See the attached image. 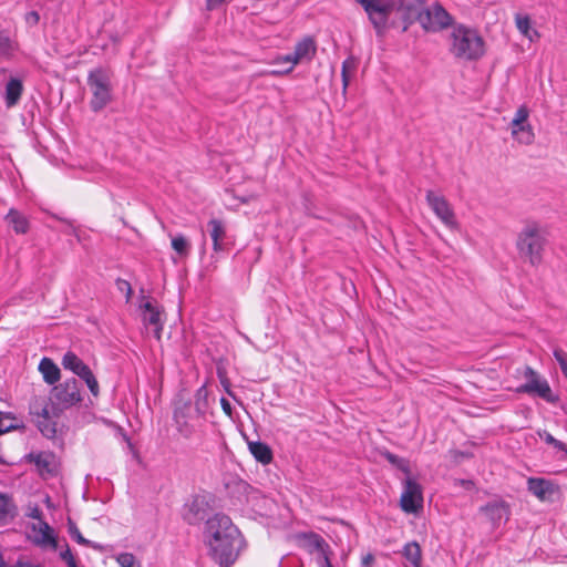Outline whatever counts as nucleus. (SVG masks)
Wrapping results in <instances>:
<instances>
[{"label":"nucleus","instance_id":"f257e3e1","mask_svg":"<svg viewBox=\"0 0 567 567\" xmlns=\"http://www.w3.org/2000/svg\"><path fill=\"white\" fill-rule=\"evenodd\" d=\"M204 543L208 555L219 567H230L244 547L239 529L228 516L221 514H217L206 522Z\"/></svg>","mask_w":567,"mask_h":567},{"label":"nucleus","instance_id":"f03ea898","mask_svg":"<svg viewBox=\"0 0 567 567\" xmlns=\"http://www.w3.org/2000/svg\"><path fill=\"white\" fill-rule=\"evenodd\" d=\"M548 245L547 228L536 220L526 221L519 229L515 247L523 262L537 268L543 264L544 254Z\"/></svg>","mask_w":567,"mask_h":567},{"label":"nucleus","instance_id":"7ed1b4c3","mask_svg":"<svg viewBox=\"0 0 567 567\" xmlns=\"http://www.w3.org/2000/svg\"><path fill=\"white\" fill-rule=\"evenodd\" d=\"M29 413L32 423L45 437L52 439L56 435L62 411L50 398H33Z\"/></svg>","mask_w":567,"mask_h":567},{"label":"nucleus","instance_id":"20e7f679","mask_svg":"<svg viewBox=\"0 0 567 567\" xmlns=\"http://www.w3.org/2000/svg\"><path fill=\"white\" fill-rule=\"evenodd\" d=\"M392 465H395L404 474L402 478L403 491L400 496V508L408 515L417 516L423 509V489L410 471L409 465L392 455Z\"/></svg>","mask_w":567,"mask_h":567},{"label":"nucleus","instance_id":"39448f33","mask_svg":"<svg viewBox=\"0 0 567 567\" xmlns=\"http://www.w3.org/2000/svg\"><path fill=\"white\" fill-rule=\"evenodd\" d=\"M451 52L461 60H476L484 54V41L475 30L457 25L451 33Z\"/></svg>","mask_w":567,"mask_h":567},{"label":"nucleus","instance_id":"423d86ee","mask_svg":"<svg viewBox=\"0 0 567 567\" xmlns=\"http://www.w3.org/2000/svg\"><path fill=\"white\" fill-rule=\"evenodd\" d=\"M92 99L91 109L94 112L103 110L112 100L111 74L107 70L97 68L90 72L87 78Z\"/></svg>","mask_w":567,"mask_h":567},{"label":"nucleus","instance_id":"0eeeda50","mask_svg":"<svg viewBox=\"0 0 567 567\" xmlns=\"http://www.w3.org/2000/svg\"><path fill=\"white\" fill-rule=\"evenodd\" d=\"M138 310L144 327L151 329L154 337L159 340L165 323L163 308L155 299L143 295L140 297Z\"/></svg>","mask_w":567,"mask_h":567},{"label":"nucleus","instance_id":"6e6552de","mask_svg":"<svg viewBox=\"0 0 567 567\" xmlns=\"http://www.w3.org/2000/svg\"><path fill=\"white\" fill-rule=\"evenodd\" d=\"M316 43L312 38H303L296 44L295 51L277 58V63H286V69H277L268 72L270 75H286L290 73L295 66L302 61H310L316 54Z\"/></svg>","mask_w":567,"mask_h":567},{"label":"nucleus","instance_id":"1a4fd4ad","mask_svg":"<svg viewBox=\"0 0 567 567\" xmlns=\"http://www.w3.org/2000/svg\"><path fill=\"white\" fill-rule=\"evenodd\" d=\"M416 22L425 32L436 33L449 28L453 20L450 13L435 2L430 6L424 4Z\"/></svg>","mask_w":567,"mask_h":567},{"label":"nucleus","instance_id":"9d476101","mask_svg":"<svg viewBox=\"0 0 567 567\" xmlns=\"http://www.w3.org/2000/svg\"><path fill=\"white\" fill-rule=\"evenodd\" d=\"M530 111L526 105H520L508 123V130L514 142L520 145H530L535 141V132L529 121Z\"/></svg>","mask_w":567,"mask_h":567},{"label":"nucleus","instance_id":"9b49d317","mask_svg":"<svg viewBox=\"0 0 567 567\" xmlns=\"http://www.w3.org/2000/svg\"><path fill=\"white\" fill-rule=\"evenodd\" d=\"M425 199L431 210L445 227L449 229L457 228L458 224L454 209L443 195L429 189L425 193Z\"/></svg>","mask_w":567,"mask_h":567},{"label":"nucleus","instance_id":"f8f14e48","mask_svg":"<svg viewBox=\"0 0 567 567\" xmlns=\"http://www.w3.org/2000/svg\"><path fill=\"white\" fill-rule=\"evenodd\" d=\"M524 378L526 382L516 389L517 393L538 395L547 402H554L555 398L548 382L542 379L535 370L526 367L524 369Z\"/></svg>","mask_w":567,"mask_h":567},{"label":"nucleus","instance_id":"ddd939ff","mask_svg":"<svg viewBox=\"0 0 567 567\" xmlns=\"http://www.w3.org/2000/svg\"><path fill=\"white\" fill-rule=\"evenodd\" d=\"M424 4L425 0L392 1V11L395 12L396 20L401 21L402 31H406L410 24L416 22Z\"/></svg>","mask_w":567,"mask_h":567},{"label":"nucleus","instance_id":"4468645a","mask_svg":"<svg viewBox=\"0 0 567 567\" xmlns=\"http://www.w3.org/2000/svg\"><path fill=\"white\" fill-rule=\"evenodd\" d=\"M63 412L81 401V394L76 380H68L55 386L50 398Z\"/></svg>","mask_w":567,"mask_h":567},{"label":"nucleus","instance_id":"2eb2a0df","mask_svg":"<svg viewBox=\"0 0 567 567\" xmlns=\"http://www.w3.org/2000/svg\"><path fill=\"white\" fill-rule=\"evenodd\" d=\"M30 539L43 549L56 550L58 538L54 529L44 520L32 523L30 527Z\"/></svg>","mask_w":567,"mask_h":567},{"label":"nucleus","instance_id":"dca6fc26","mask_svg":"<svg viewBox=\"0 0 567 567\" xmlns=\"http://www.w3.org/2000/svg\"><path fill=\"white\" fill-rule=\"evenodd\" d=\"M494 527L502 522H506L509 517V506L502 499H494L480 508Z\"/></svg>","mask_w":567,"mask_h":567},{"label":"nucleus","instance_id":"f3484780","mask_svg":"<svg viewBox=\"0 0 567 567\" xmlns=\"http://www.w3.org/2000/svg\"><path fill=\"white\" fill-rule=\"evenodd\" d=\"M207 502L206 497L202 495H196L189 499L183 511L184 519L189 524H196L200 519H203L206 511Z\"/></svg>","mask_w":567,"mask_h":567},{"label":"nucleus","instance_id":"a211bd4d","mask_svg":"<svg viewBox=\"0 0 567 567\" xmlns=\"http://www.w3.org/2000/svg\"><path fill=\"white\" fill-rule=\"evenodd\" d=\"M298 545L311 555L324 549L329 544L316 533H298L295 535Z\"/></svg>","mask_w":567,"mask_h":567},{"label":"nucleus","instance_id":"6ab92c4d","mask_svg":"<svg viewBox=\"0 0 567 567\" xmlns=\"http://www.w3.org/2000/svg\"><path fill=\"white\" fill-rule=\"evenodd\" d=\"M209 234L213 240V249L219 252L224 249V240L226 238V227L219 219L213 218L208 221Z\"/></svg>","mask_w":567,"mask_h":567},{"label":"nucleus","instance_id":"aec40b11","mask_svg":"<svg viewBox=\"0 0 567 567\" xmlns=\"http://www.w3.org/2000/svg\"><path fill=\"white\" fill-rule=\"evenodd\" d=\"M62 367L65 370L71 371L79 378H81L83 374H87V371L90 370V367L83 362L82 359H80L74 352H66L62 358Z\"/></svg>","mask_w":567,"mask_h":567},{"label":"nucleus","instance_id":"412c9836","mask_svg":"<svg viewBox=\"0 0 567 567\" xmlns=\"http://www.w3.org/2000/svg\"><path fill=\"white\" fill-rule=\"evenodd\" d=\"M515 24L519 33L530 42L539 39L538 31L534 28L533 21L527 14L517 13L515 16Z\"/></svg>","mask_w":567,"mask_h":567},{"label":"nucleus","instance_id":"4be33fe9","mask_svg":"<svg viewBox=\"0 0 567 567\" xmlns=\"http://www.w3.org/2000/svg\"><path fill=\"white\" fill-rule=\"evenodd\" d=\"M527 488L540 501H545L547 495L553 493V484L545 478L529 477Z\"/></svg>","mask_w":567,"mask_h":567},{"label":"nucleus","instance_id":"5701e85b","mask_svg":"<svg viewBox=\"0 0 567 567\" xmlns=\"http://www.w3.org/2000/svg\"><path fill=\"white\" fill-rule=\"evenodd\" d=\"M6 221L12 227L16 234H27L30 227L28 217L13 208L7 214Z\"/></svg>","mask_w":567,"mask_h":567},{"label":"nucleus","instance_id":"b1692460","mask_svg":"<svg viewBox=\"0 0 567 567\" xmlns=\"http://www.w3.org/2000/svg\"><path fill=\"white\" fill-rule=\"evenodd\" d=\"M401 555L405 559V567L410 564L412 567H422V550L416 542H410L403 547Z\"/></svg>","mask_w":567,"mask_h":567},{"label":"nucleus","instance_id":"393cba45","mask_svg":"<svg viewBox=\"0 0 567 567\" xmlns=\"http://www.w3.org/2000/svg\"><path fill=\"white\" fill-rule=\"evenodd\" d=\"M39 371L48 384H54L60 379L59 367L49 358H43L40 361Z\"/></svg>","mask_w":567,"mask_h":567},{"label":"nucleus","instance_id":"a878e982","mask_svg":"<svg viewBox=\"0 0 567 567\" xmlns=\"http://www.w3.org/2000/svg\"><path fill=\"white\" fill-rule=\"evenodd\" d=\"M17 515V507L7 494H0V525L12 520Z\"/></svg>","mask_w":567,"mask_h":567},{"label":"nucleus","instance_id":"bb28decb","mask_svg":"<svg viewBox=\"0 0 567 567\" xmlns=\"http://www.w3.org/2000/svg\"><path fill=\"white\" fill-rule=\"evenodd\" d=\"M29 460L32 461L39 468L42 475L51 474L54 471V458L51 454L48 453H39V454H30Z\"/></svg>","mask_w":567,"mask_h":567},{"label":"nucleus","instance_id":"cd10ccee","mask_svg":"<svg viewBox=\"0 0 567 567\" xmlns=\"http://www.w3.org/2000/svg\"><path fill=\"white\" fill-rule=\"evenodd\" d=\"M248 447L258 462L262 464H269L271 462L272 453L267 444L262 442H249Z\"/></svg>","mask_w":567,"mask_h":567},{"label":"nucleus","instance_id":"c85d7f7f","mask_svg":"<svg viewBox=\"0 0 567 567\" xmlns=\"http://www.w3.org/2000/svg\"><path fill=\"white\" fill-rule=\"evenodd\" d=\"M22 93V83L17 79H11L6 86V103L11 107L19 101Z\"/></svg>","mask_w":567,"mask_h":567},{"label":"nucleus","instance_id":"c756f323","mask_svg":"<svg viewBox=\"0 0 567 567\" xmlns=\"http://www.w3.org/2000/svg\"><path fill=\"white\" fill-rule=\"evenodd\" d=\"M0 427L3 434L14 430H24L25 426L24 423L13 414L0 412Z\"/></svg>","mask_w":567,"mask_h":567},{"label":"nucleus","instance_id":"7c9ffc66","mask_svg":"<svg viewBox=\"0 0 567 567\" xmlns=\"http://www.w3.org/2000/svg\"><path fill=\"white\" fill-rule=\"evenodd\" d=\"M357 71V61L353 56H349L342 63L341 78L343 84V93H346L354 73Z\"/></svg>","mask_w":567,"mask_h":567},{"label":"nucleus","instance_id":"2f4dec72","mask_svg":"<svg viewBox=\"0 0 567 567\" xmlns=\"http://www.w3.org/2000/svg\"><path fill=\"white\" fill-rule=\"evenodd\" d=\"M172 248L181 257H185L188 255L190 244L188 239L183 235H177L172 238Z\"/></svg>","mask_w":567,"mask_h":567},{"label":"nucleus","instance_id":"473e14b6","mask_svg":"<svg viewBox=\"0 0 567 567\" xmlns=\"http://www.w3.org/2000/svg\"><path fill=\"white\" fill-rule=\"evenodd\" d=\"M68 532H69L70 536H71V537H72L76 543H79V544H81V545H85V546H91V547H93V548H95V549H100V546H99V545L93 544L92 542L87 540L86 538H84V537L81 535V533H80V530H79L78 526H76V525H75V523H74V522H72L71 519H69V522H68Z\"/></svg>","mask_w":567,"mask_h":567},{"label":"nucleus","instance_id":"72a5a7b5","mask_svg":"<svg viewBox=\"0 0 567 567\" xmlns=\"http://www.w3.org/2000/svg\"><path fill=\"white\" fill-rule=\"evenodd\" d=\"M208 391L205 386H202L196 392L195 406L199 414H204L207 410Z\"/></svg>","mask_w":567,"mask_h":567},{"label":"nucleus","instance_id":"f704fd0d","mask_svg":"<svg viewBox=\"0 0 567 567\" xmlns=\"http://www.w3.org/2000/svg\"><path fill=\"white\" fill-rule=\"evenodd\" d=\"M316 555V563L319 567H333L331 564V555L332 550L330 546H327L321 551L315 554Z\"/></svg>","mask_w":567,"mask_h":567},{"label":"nucleus","instance_id":"c9c22d12","mask_svg":"<svg viewBox=\"0 0 567 567\" xmlns=\"http://www.w3.org/2000/svg\"><path fill=\"white\" fill-rule=\"evenodd\" d=\"M80 379L85 382V384L87 385V388L93 396L99 395V393H100L99 383H97V380L94 377L93 372L91 371V369L87 371V374H83Z\"/></svg>","mask_w":567,"mask_h":567},{"label":"nucleus","instance_id":"e433bc0d","mask_svg":"<svg viewBox=\"0 0 567 567\" xmlns=\"http://www.w3.org/2000/svg\"><path fill=\"white\" fill-rule=\"evenodd\" d=\"M14 50V42L8 35L0 32V55H10Z\"/></svg>","mask_w":567,"mask_h":567},{"label":"nucleus","instance_id":"4c0bfd02","mask_svg":"<svg viewBox=\"0 0 567 567\" xmlns=\"http://www.w3.org/2000/svg\"><path fill=\"white\" fill-rule=\"evenodd\" d=\"M115 559L121 567H141L136 558L130 553H122Z\"/></svg>","mask_w":567,"mask_h":567},{"label":"nucleus","instance_id":"58836bf2","mask_svg":"<svg viewBox=\"0 0 567 567\" xmlns=\"http://www.w3.org/2000/svg\"><path fill=\"white\" fill-rule=\"evenodd\" d=\"M554 357L559 363L563 373L567 377V353L563 350L556 349L554 351Z\"/></svg>","mask_w":567,"mask_h":567},{"label":"nucleus","instance_id":"ea45409f","mask_svg":"<svg viewBox=\"0 0 567 567\" xmlns=\"http://www.w3.org/2000/svg\"><path fill=\"white\" fill-rule=\"evenodd\" d=\"M27 516L30 518H33L35 522L43 520L42 519V512L38 506H29Z\"/></svg>","mask_w":567,"mask_h":567},{"label":"nucleus","instance_id":"a19ab883","mask_svg":"<svg viewBox=\"0 0 567 567\" xmlns=\"http://www.w3.org/2000/svg\"><path fill=\"white\" fill-rule=\"evenodd\" d=\"M40 20L39 13L37 11H30L25 14V22L29 25H35L38 24Z\"/></svg>","mask_w":567,"mask_h":567},{"label":"nucleus","instance_id":"79ce46f5","mask_svg":"<svg viewBox=\"0 0 567 567\" xmlns=\"http://www.w3.org/2000/svg\"><path fill=\"white\" fill-rule=\"evenodd\" d=\"M538 436L545 441L547 444L554 443L555 437L548 433L547 431H538Z\"/></svg>","mask_w":567,"mask_h":567},{"label":"nucleus","instance_id":"37998d69","mask_svg":"<svg viewBox=\"0 0 567 567\" xmlns=\"http://www.w3.org/2000/svg\"><path fill=\"white\" fill-rule=\"evenodd\" d=\"M225 0H206V8L213 10L220 6Z\"/></svg>","mask_w":567,"mask_h":567},{"label":"nucleus","instance_id":"c03bdc74","mask_svg":"<svg viewBox=\"0 0 567 567\" xmlns=\"http://www.w3.org/2000/svg\"><path fill=\"white\" fill-rule=\"evenodd\" d=\"M220 404H221V408H223L224 412L226 414L230 415L231 414V406H230L229 401L223 398L220 400Z\"/></svg>","mask_w":567,"mask_h":567},{"label":"nucleus","instance_id":"a18cd8bd","mask_svg":"<svg viewBox=\"0 0 567 567\" xmlns=\"http://www.w3.org/2000/svg\"><path fill=\"white\" fill-rule=\"evenodd\" d=\"M550 445L559 451L567 453V445L565 443H563L561 441H558L555 439L554 443H551Z\"/></svg>","mask_w":567,"mask_h":567},{"label":"nucleus","instance_id":"49530a36","mask_svg":"<svg viewBox=\"0 0 567 567\" xmlns=\"http://www.w3.org/2000/svg\"><path fill=\"white\" fill-rule=\"evenodd\" d=\"M257 198H258V195H257V194H250V195H248V196L241 197V198H240V202H241V203H244V204H247V203H249V202H251V200H255V199H257Z\"/></svg>","mask_w":567,"mask_h":567},{"label":"nucleus","instance_id":"de8ad7c7","mask_svg":"<svg viewBox=\"0 0 567 567\" xmlns=\"http://www.w3.org/2000/svg\"><path fill=\"white\" fill-rule=\"evenodd\" d=\"M121 285L126 287V299L128 300L131 298V295H132L131 285L127 281H122Z\"/></svg>","mask_w":567,"mask_h":567},{"label":"nucleus","instance_id":"09e8293b","mask_svg":"<svg viewBox=\"0 0 567 567\" xmlns=\"http://www.w3.org/2000/svg\"><path fill=\"white\" fill-rule=\"evenodd\" d=\"M373 560V557L372 555H367L362 558V564L364 566H369L371 564V561Z\"/></svg>","mask_w":567,"mask_h":567},{"label":"nucleus","instance_id":"8fccbe9b","mask_svg":"<svg viewBox=\"0 0 567 567\" xmlns=\"http://www.w3.org/2000/svg\"><path fill=\"white\" fill-rule=\"evenodd\" d=\"M221 384L226 389V391L230 394L229 391V381L227 379H221Z\"/></svg>","mask_w":567,"mask_h":567},{"label":"nucleus","instance_id":"3c124183","mask_svg":"<svg viewBox=\"0 0 567 567\" xmlns=\"http://www.w3.org/2000/svg\"><path fill=\"white\" fill-rule=\"evenodd\" d=\"M44 503H45V505H47L49 508H53V504H52L51 498H50L49 496H47V497L44 498Z\"/></svg>","mask_w":567,"mask_h":567},{"label":"nucleus","instance_id":"603ef678","mask_svg":"<svg viewBox=\"0 0 567 567\" xmlns=\"http://www.w3.org/2000/svg\"><path fill=\"white\" fill-rule=\"evenodd\" d=\"M275 64H277V59L275 60ZM278 65H280L279 69H286L288 66L286 63H278Z\"/></svg>","mask_w":567,"mask_h":567},{"label":"nucleus","instance_id":"864d4df0","mask_svg":"<svg viewBox=\"0 0 567 567\" xmlns=\"http://www.w3.org/2000/svg\"><path fill=\"white\" fill-rule=\"evenodd\" d=\"M0 567H6V565L3 564V561H0Z\"/></svg>","mask_w":567,"mask_h":567}]
</instances>
